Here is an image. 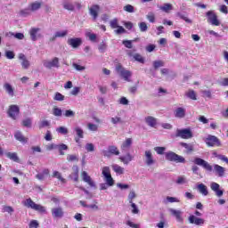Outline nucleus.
I'll return each instance as SVG.
<instances>
[{"label": "nucleus", "instance_id": "1", "mask_svg": "<svg viewBox=\"0 0 228 228\" xmlns=\"http://www.w3.org/2000/svg\"><path fill=\"white\" fill-rule=\"evenodd\" d=\"M115 70L120 77H122L125 81H131V77L133 76V72L126 69L122 64L118 63L115 67Z\"/></svg>", "mask_w": 228, "mask_h": 228}, {"label": "nucleus", "instance_id": "2", "mask_svg": "<svg viewBox=\"0 0 228 228\" xmlns=\"http://www.w3.org/2000/svg\"><path fill=\"white\" fill-rule=\"evenodd\" d=\"M166 159L167 161H174L175 163H186V159L174 151H167L166 153Z\"/></svg>", "mask_w": 228, "mask_h": 228}, {"label": "nucleus", "instance_id": "3", "mask_svg": "<svg viewBox=\"0 0 228 228\" xmlns=\"http://www.w3.org/2000/svg\"><path fill=\"white\" fill-rule=\"evenodd\" d=\"M102 174L108 186H113V184H115V180H113V177L111 176V171L110 170V167H103Z\"/></svg>", "mask_w": 228, "mask_h": 228}, {"label": "nucleus", "instance_id": "4", "mask_svg": "<svg viewBox=\"0 0 228 228\" xmlns=\"http://www.w3.org/2000/svg\"><path fill=\"white\" fill-rule=\"evenodd\" d=\"M24 206H26V208H30V209H34L35 211H39L40 213H45V208L43 207L42 205H38L35 203L33 200H31L30 198L25 200Z\"/></svg>", "mask_w": 228, "mask_h": 228}, {"label": "nucleus", "instance_id": "5", "mask_svg": "<svg viewBox=\"0 0 228 228\" xmlns=\"http://www.w3.org/2000/svg\"><path fill=\"white\" fill-rule=\"evenodd\" d=\"M143 161L146 167H152V165H156V159H154L151 150L144 151Z\"/></svg>", "mask_w": 228, "mask_h": 228}, {"label": "nucleus", "instance_id": "6", "mask_svg": "<svg viewBox=\"0 0 228 228\" xmlns=\"http://www.w3.org/2000/svg\"><path fill=\"white\" fill-rule=\"evenodd\" d=\"M102 156L105 158H111V156H118L120 154V151H118V148L115 145H110L108 147V150H103L102 151Z\"/></svg>", "mask_w": 228, "mask_h": 228}, {"label": "nucleus", "instance_id": "7", "mask_svg": "<svg viewBox=\"0 0 228 228\" xmlns=\"http://www.w3.org/2000/svg\"><path fill=\"white\" fill-rule=\"evenodd\" d=\"M205 143L208 147H220L222 145L220 139L215 135H208L205 140Z\"/></svg>", "mask_w": 228, "mask_h": 228}, {"label": "nucleus", "instance_id": "8", "mask_svg": "<svg viewBox=\"0 0 228 228\" xmlns=\"http://www.w3.org/2000/svg\"><path fill=\"white\" fill-rule=\"evenodd\" d=\"M193 163L199 167H202L205 170H208V172H213V166L200 158H195Z\"/></svg>", "mask_w": 228, "mask_h": 228}, {"label": "nucleus", "instance_id": "9", "mask_svg": "<svg viewBox=\"0 0 228 228\" xmlns=\"http://www.w3.org/2000/svg\"><path fill=\"white\" fill-rule=\"evenodd\" d=\"M189 224H191L192 225H197L198 227H202L204 224H206V221L203 218L197 217V216L191 215L188 217Z\"/></svg>", "mask_w": 228, "mask_h": 228}, {"label": "nucleus", "instance_id": "10", "mask_svg": "<svg viewBox=\"0 0 228 228\" xmlns=\"http://www.w3.org/2000/svg\"><path fill=\"white\" fill-rule=\"evenodd\" d=\"M207 17H208V22L212 24V26H219L220 25V20H218V16H216L215 12L208 11L207 12Z\"/></svg>", "mask_w": 228, "mask_h": 228}, {"label": "nucleus", "instance_id": "11", "mask_svg": "<svg viewBox=\"0 0 228 228\" xmlns=\"http://www.w3.org/2000/svg\"><path fill=\"white\" fill-rule=\"evenodd\" d=\"M19 113H20V109L18 107V105H11L9 107L8 115L10 118H12V120H17Z\"/></svg>", "mask_w": 228, "mask_h": 228}, {"label": "nucleus", "instance_id": "12", "mask_svg": "<svg viewBox=\"0 0 228 228\" xmlns=\"http://www.w3.org/2000/svg\"><path fill=\"white\" fill-rule=\"evenodd\" d=\"M43 65L45 67V69H53V67L55 69H60V60L58 57H55L52 61H45Z\"/></svg>", "mask_w": 228, "mask_h": 228}, {"label": "nucleus", "instance_id": "13", "mask_svg": "<svg viewBox=\"0 0 228 228\" xmlns=\"http://www.w3.org/2000/svg\"><path fill=\"white\" fill-rule=\"evenodd\" d=\"M176 135L180 138H183V140H190V138H193V134H191V130L188 128L177 130Z\"/></svg>", "mask_w": 228, "mask_h": 228}, {"label": "nucleus", "instance_id": "14", "mask_svg": "<svg viewBox=\"0 0 228 228\" xmlns=\"http://www.w3.org/2000/svg\"><path fill=\"white\" fill-rule=\"evenodd\" d=\"M168 211L172 216H175L176 222H179V224L184 222V219L183 218V211L175 208H169Z\"/></svg>", "mask_w": 228, "mask_h": 228}, {"label": "nucleus", "instance_id": "15", "mask_svg": "<svg viewBox=\"0 0 228 228\" xmlns=\"http://www.w3.org/2000/svg\"><path fill=\"white\" fill-rule=\"evenodd\" d=\"M68 44L73 49H77V47L81 46V45L83 44V39H81V37H71L68 39Z\"/></svg>", "mask_w": 228, "mask_h": 228}, {"label": "nucleus", "instance_id": "16", "mask_svg": "<svg viewBox=\"0 0 228 228\" xmlns=\"http://www.w3.org/2000/svg\"><path fill=\"white\" fill-rule=\"evenodd\" d=\"M99 12H101V7L98 4H94L89 7V14L94 20H97V17H99Z\"/></svg>", "mask_w": 228, "mask_h": 228}, {"label": "nucleus", "instance_id": "17", "mask_svg": "<svg viewBox=\"0 0 228 228\" xmlns=\"http://www.w3.org/2000/svg\"><path fill=\"white\" fill-rule=\"evenodd\" d=\"M40 31V28H32L29 30V36H30V39L32 40V42H37V40H38L40 38V37H42V35H40L38 32Z\"/></svg>", "mask_w": 228, "mask_h": 228}, {"label": "nucleus", "instance_id": "18", "mask_svg": "<svg viewBox=\"0 0 228 228\" xmlns=\"http://www.w3.org/2000/svg\"><path fill=\"white\" fill-rule=\"evenodd\" d=\"M210 190L215 191L216 197H222L224 195V190H220V184L217 183L212 182L210 183Z\"/></svg>", "mask_w": 228, "mask_h": 228}, {"label": "nucleus", "instance_id": "19", "mask_svg": "<svg viewBox=\"0 0 228 228\" xmlns=\"http://www.w3.org/2000/svg\"><path fill=\"white\" fill-rule=\"evenodd\" d=\"M81 175L84 183L89 184L91 188H95V183L94 182V180H92V177L88 175V173L86 171H83Z\"/></svg>", "mask_w": 228, "mask_h": 228}, {"label": "nucleus", "instance_id": "20", "mask_svg": "<svg viewBox=\"0 0 228 228\" xmlns=\"http://www.w3.org/2000/svg\"><path fill=\"white\" fill-rule=\"evenodd\" d=\"M174 116L175 118H184L186 117V109L178 107L174 110Z\"/></svg>", "mask_w": 228, "mask_h": 228}, {"label": "nucleus", "instance_id": "21", "mask_svg": "<svg viewBox=\"0 0 228 228\" xmlns=\"http://www.w3.org/2000/svg\"><path fill=\"white\" fill-rule=\"evenodd\" d=\"M63 208L61 207H57L52 208V216L53 218H63Z\"/></svg>", "mask_w": 228, "mask_h": 228}, {"label": "nucleus", "instance_id": "22", "mask_svg": "<svg viewBox=\"0 0 228 228\" xmlns=\"http://www.w3.org/2000/svg\"><path fill=\"white\" fill-rule=\"evenodd\" d=\"M19 60H20V61H21L22 69H24L25 70H28V69H29L31 63L29 62V61H28V58H26V55H24V53H20Z\"/></svg>", "mask_w": 228, "mask_h": 228}, {"label": "nucleus", "instance_id": "23", "mask_svg": "<svg viewBox=\"0 0 228 228\" xmlns=\"http://www.w3.org/2000/svg\"><path fill=\"white\" fill-rule=\"evenodd\" d=\"M134 157H133V155H131V153H127L126 156L119 157V160L124 165H129V163H131V161L134 159Z\"/></svg>", "mask_w": 228, "mask_h": 228}, {"label": "nucleus", "instance_id": "24", "mask_svg": "<svg viewBox=\"0 0 228 228\" xmlns=\"http://www.w3.org/2000/svg\"><path fill=\"white\" fill-rule=\"evenodd\" d=\"M214 171L219 177H224V175L225 174V168L218 164L214 165Z\"/></svg>", "mask_w": 228, "mask_h": 228}, {"label": "nucleus", "instance_id": "25", "mask_svg": "<svg viewBox=\"0 0 228 228\" xmlns=\"http://www.w3.org/2000/svg\"><path fill=\"white\" fill-rule=\"evenodd\" d=\"M72 170L73 173L69 175V177L77 183V181L79 180V167H77V166H73Z\"/></svg>", "mask_w": 228, "mask_h": 228}, {"label": "nucleus", "instance_id": "26", "mask_svg": "<svg viewBox=\"0 0 228 228\" xmlns=\"http://www.w3.org/2000/svg\"><path fill=\"white\" fill-rule=\"evenodd\" d=\"M197 190L201 195H204V197H207V195L209 194V191H208V186H206L204 183H200L197 185Z\"/></svg>", "mask_w": 228, "mask_h": 228}, {"label": "nucleus", "instance_id": "27", "mask_svg": "<svg viewBox=\"0 0 228 228\" xmlns=\"http://www.w3.org/2000/svg\"><path fill=\"white\" fill-rule=\"evenodd\" d=\"M14 138L18 140V142H20L21 143H28V138L24 137L20 131L15 132Z\"/></svg>", "mask_w": 228, "mask_h": 228}, {"label": "nucleus", "instance_id": "28", "mask_svg": "<svg viewBox=\"0 0 228 228\" xmlns=\"http://www.w3.org/2000/svg\"><path fill=\"white\" fill-rule=\"evenodd\" d=\"M28 7L30 11L37 12V10H40V8H42V2L36 1L34 3H31L28 4Z\"/></svg>", "mask_w": 228, "mask_h": 228}, {"label": "nucleus", "instance_id": "29", "mask_svg": "<svg viewBox=\"0 0 228 228\" xmlns=\"http://www.w3.org/2000/svg\"><path fill=\"white\" fill-rule=\"evenodd\" d=\"M4 89L5 90L6 94L10 95L11 97H13L15 95L13 87L9 83L4 84Z\"/></svg>", "mask_w": 228, "mask_h": 228}, {"label": "nucleus", "instance_id": "30", "mask_svg": "<svg viewBox=\"0 0 228 228\" xmlns=\"http://www.w3.org/2000/svg\"><path fill=\"white\" fill-rule=\"evenodd\" d=\"M159 8L162 12H165V13H170V12L174 10V5H172V4H164L163 5H160Z\"/></svg>", "mask_w": 228, "mask_h": 228}, {"label": "nucleus", "instance_id": "31", "mask_svg": "<svg viewBox=\"0 0 228 228\" xmlns=\"http://www.w3.org/2000/svg\"><path fill=\"white\" fill-rule=\"evenodd\" d=\"M145 122L148 126H150V127H155L156 124H158V121L152 116L146 117Z\"/></svg>", "mask_w": 228, "mask_h": 228}, {"label": "nucleus", "instance_id": "32", "mask_svg": "<svg viewBox=\"0 0 228 228\" xmlns=\"http://www.w3.org/2000/svg\"><path fill=\"white\" fill-rule=\"evenodd\" d=\"M112 170L117 174V175H123L124 174V167L117 164L112 165Z\"/></svg>", "mask_w": 228, "mask_h": 228}, {"label": "nucleus", "instance_id": "33", "mask_svg": "<svg viewBox=\"0 0 228 228\" xmlns=\"http://www.w3.org/2000/svg\"><path fill=\"white\" fill-rule=\"evenodd\" d=\"M49 175V169H44L42 173H38L36 177L38 181H44L45 177Z\"/></svg>", "mask_w": 228, "mask_h": 228}, {"label": "nucleus", "instance_id": "34", "mask_svg": "<svg viewBox=\"0 0 228 228\" xmlns=\"http://www.w3.org/2000/svg\"><path fill=\"white\" fill-rule=\"evenodd\" d=\"M62 6L64 10H68V12H74V4L69 1H64Z\"/></svg>", "mask_w": 228, "mask_h": 228}, {"label": "nucleus", "instance_id": "35", "mask_svg": "<svg viewBox=\"0 0 228 228\" xmlns=\"http://www.w3.org/2000/svg\"><path fill=\"white\" fill-rule=\"evenodd\" d=\"M174 202H181V200H179V199H177L175 197H170V196H167L163 200V204H173Z\"/></svg>", "mask_w": 228, "mask_h": 228}, {"label": "nucleus", "instance_id": "36", "mask_svg": "<svg viewBox=\"0 0 228 228\" xmlns=\"http://www.w3.org/2000/svg\"><path fill=\"white\" fill-rule=\"evenodd\" d=\"M68 149L69 146H67V144H57V151H59L61 156H65V152L63 151H67Z\"/></svg>", "mask_w": 228, "mask_h": 228}, {"label": "nucleus", "instance_id": "37", "mask_svg": "<svg viewBox=\"0 0 228 228\" xmlns=\"http://www.w3.org/2000/svg\"><path fill=\"white\" fill-rule=\"evenodd\" d=\"M133 143V140L131 138H127L121 145V150L126 151V149H129Z\"/></svg>", "mask_w": 228, "mask_h": 228}, {"label": "nucleus", "instance_id": "38", "mask_svg": "<svg viewBox=\"0 0 228 228\" xmlns=\"http://www.w3.org/2000/svg\"><path fill=\"white\" fill-rule=\"evenodd\" d=\"M74 131L76 132L77 134V136L79 137V138H85V132L83 131V128L82 127H79V126H76L74 128Z\"/></svg>", "mask_w": 228, "mask_h": 228}, {"label": "nucleus", "instance_id": "39", "mask_svg": "<svg viewBox=\"0 0 228 228\" xmlns=\"http://www.w3.org/2000/svg\"><path fill=\"white\" fill-rule=\"evenodd\" d=\"M185 95L189 98L191 99V101H197V94H195V91L193 90H189Z\"/></svg>", "mask_w": 228, "mask_h": 228}, {"label": "nucleus", "instance_id": "40", "mask_svg": "<svg viewBox=\"0 0 228 228\" xmlns=\"http://www.w3.org/2000/svg\"><path fill=\"white\" fill-rule=\"evenodd\" d=\"M138 26L141 33H145L149 29V27L145 21L140 22Z\"/></svg>", "mask_w": 228, "mask_h": 228}, {"label": "nucleus", "instance_id": "41", "mask_svg": "<svg viewBox=\"0 0 228 228\" xmlns=\"http://www.w3.org/2000/svg\"><path fill=\"white\" fill-rule=\"evenodd\" d=\"M56 132L59 133V134H69V128L65 126H59L56 128Z\"/></svg>", "mask_w": 228, "mask_h": 228}, {"label": "nucleus", "instance_id": "42", "mask_svg": "<svg viewBox=\"0 0 228 228\" xmlns=\"http://www.w3.org/2000/svg\"><path fill=\"white\" fill-rule=\"evenodd\" d=\"M6 157L12 161H19V157L17 156L16 152H7Z\"/></svg>", "mask_w": 228, "mask_h": 228}, {"label": "nucleus", "instance_id": "43", "mask_svg": "<svg viewBox=\"0 0 228 228\" xmlns=\"http://www.w3.org/2000/svg\"><path fill=\"white\" fill-rule=\"evenodd\" d=\"M69 35V30H61V31H57L55 33V37L57 38H63Z\"/></svg>", "mask_w": 228, "mask_h": 228}, {"label": "nucleus", "instance_id": "44", "mask_svg": "<svg viewBox=\"0 0 228 228\" xmlns=\"http://www.w3.org/2000/svg\"><path fill=\"white\" fill-rule=\"evenodd\" d=\"M176 184H188V179L184 175L179 176L176 180Z\"/></svg>", "mask_w": 228, "mask_h": 228}, {"label": "nucleus", "instance_id": "45", "mask_svg": "<svg viewBox=\"0 0 228 228\" xmlns=\"http://www.w3.org/2000/svg\"><path fill=\"white\" fill-rule=\"evenodd\" d=\"M53 177H55L56 179H59L61 181V183H66L65 178L61 177V173H60L58 171H53Z\"/></svg>", "mask_w": 228, "mask_h": 228}, {"label": "nucleus", "instance_id": "46", "mask_svg": "<svg viewBox=\"0 0 228 228\" xmlns=\"http://www.w3.org/2000/svg\"><path fill=\"white\" fill-rule=\"evenodd\" d=\"M110 26L112 29H117V28H118V19L114 18L113 20H111L110 21Z\"/></svg>", "mask_w": 228, "mask_h": 228}, {"label": "nucleus", "instance_id": "47", "mask_svg": "<svg viewBox=\"0 0 228 228\" xmlns=\"http://www.w3.org/2000/svg\"><path fill=\"white\" fill-rule=\"evenodd\" d=\"M134 199H136V192H134V191H131L127 197L129 204H133V200H134Z\"/></svg>", "mask_w": 228, "mask_h": 228}, {"label": "nucleus", "instance_id": "48", "mask_svg": "<svg viewBox=\"0 0 228 228\" xmlns=\"http://www.w3.org/2000/svg\"><path fill=\"white\" fill-rule=\"evenodd\" d=\"M63 115L67 118H72V117H76V112H74L72 110H66Z\"/></svg>", "mask_w": 228, "mask_h": 228}, {"label": "nucleus", "instance_id": "49", "mask_svg": "<svg viewBox=\"0 0 228 228\" xmlns=\"http://www.w3.org/2000/svg\"><path fill=\"white\" fill-rule=\"evenodd\" d=\"M134 60L139 63H145V59L140 53H134Z\"/></svg>", "mask_w": 228, "mask_h": 228}, {"label": "nucleus", "instance_id": "50", "mask_svg": "<svg viewBox=\"0 0 228 228\" xmlns=\"http://www.w3.org/2000/svg\"><path fill=\"white\" fill-rule=\"evenodd\" d=\"M11 37H14V38H17V40H24V34L18 32V33H13L10 32Z\"/></svg>", "mask_w": 228, "mask_h": 228}, {"label": "nucleus", "instance_id": "51", "mask_svg": "<svg viewBox=\"0 0 228 228\" xmlns=\"http://www.w3.org/2000/svg\"><path fill=\"white\" fill-rule=\"evenodd\" d=\"M159 67H165V61H153V68L155 69H159Z\"/></svg>", "mask_w": 228, "mask_h": 228}, {"label": "nucleus", "instance_id": "52", "mask_svg": "<svg viewBox=\"0 0 228 228\" xmlns=\"http://www.w3.org/2000/svg\"><path fill=\"white\" fill-rule=\"evenodd\" d=\"M63 111L61 110V109L58 108V107H54L53 109V115H54V117H61Z\"/></svg>", "mask_w": 228, "mask_h": 228}, {"label": "nucleus", "instance_id": "53", "mask_svg": "<svg viewBox=\"0 0 228 228\" xmlns=\"http://www.w3.org/2000/svg\"><path fill=\"white\" fill-rule=\"evenodd\" d=\"M130 206L132 208L133 215H138V213H140V209L138 208V206L134 204V202L130 203Z\"/></svg>", "mask_w": 228, "mask_h": 228}, {"label": "nucleus", "instance_id": "54", "mask_svg": "<svg viewBox=\"0 0 228 228\" xmlns=\"http://www.w3.org/2000/svg\"><path fill=\"white\" fill-rule=\"evenodd\" d=\"M31 12L32 11L28 6V8L20 11V15H22V17H28V15H31Z\"/></svg>", "mask_w": 228, "mask_h": 228}, {"label": "nucleus", "instance_id": "55", "mask_svg": "<svg viewBox=\"0 0 228 228\" xmlns=\"http://www.w3.org/2000/svg\"><path fill=\"white\" fill-rule=\"evenodd\" d=\"M146 19L149 20V22H151V23L156 22V16L154 15V12H149L146 15Z\"/></svg>", "mask_w": 228, "mask_h": 228}, {"label": "nucleus", "instance_id": "56", "mask_svg": "<svg viewBox=\"0 0 228 228\" xmlns=\"http://www.w3.org/2000/svg\"><path fill=\"white\" fill-rule=\"evenodd\" d=\"M110 122L114 126H116V124H122V118L116 116L110 118Z\"/></svg>", "mask_w": 228, "mask_h": 228}, {"label": "nucleus", "instance_id": "57", "mask_svg": "<svg viewBox=\"0 0 228 228\" xmlns=\"http://www.w3.org/2000/svg\"><path fill=\"white\" fill-rule=\"evenodd\" d=\"M51 126V122L49 120H42L39 123V129H44V127H49Z\"/></svg>", "mask_w": 228, "mask_h": 228}, {"label": "nucleus", "instance_id": "58", "mask_svg": "<svg viewBox=\"0 0 228 228\" xmlns=\"http://www.w3.org/2000/svg\"><path fill=\"white\" fill-rule=\"evenodd\" d=\"M123 45L126 47V49H133V41L132 40H123Z\"/></svg>", "mask_w": 228, "mask_h": 228}, {"label": "nucleus", "instance_id": "59", "mask_svg": "<svg viewBox=\"0 0 228 228\" xmlns=\"http://www.w3.org/2000/svg\"><path fill=\"white\" fill-rule=\"evenodd\" d=\"M54 101H65V96L63 94H61V93H55V95L53 97Z\"/></svg>", "mask_w": 228, "mask_h": 228}, {"label": "nucleus", "instance_id": "60", "mask_svg": "<svg viewBox=\"0 0 228 228\" xmlns=\"http://www.w3.org/2000/svg\"><path fill=\"white\" fill-rule=\"evenodd\" d=\"M3 213H9V215H12L13 213V208L11 206H4L2 209Z\"/></svg>", "mask_w": 228, "mask_h": 228}, {"label": "nucleus", "instance_id": "61", "mask_svg": "<svg viewBox=\"0 0 228 228\" xmlns=\"http://www.w3.org/2000/svg\"><path fill=\"white\" fill-rule=\"evenodd\" d=\"M86 151H87V152H94V151H95V146L94 145V143H86Z\"/></svg>", "mask_w": 228, "mask_h": 228}, {"label": "nucleus", "instance_id": "62", "mask_svg": "<svg viewBox=\"0 0 228 228\" xmlns=\"http://www.w3.org/2000/svg\"><path fill=\"white\" fill-rule=\"evenodd\" d=\"M67 161L73 162V161H79L77 155H68Z\"/></svg>", "mask_w": 228, "mask_h": 228}, {"label": "nucleus", "instance_id": "63", "mask_svg": "<svg viewBox=\"0 0 228 228\" xmlns=\"http://www.w3.org/2000/svg\"><path fill=\"white\" fill-rule=\"evenodd\" d=\"M31 118H26L22 121V126H24V127H31Z\"/></svg>", "mask_w": 228, "mask_h": 228}, {"label": "nucleus", "instance_id": "64", "mask_svg": "<svg viewBox=\"0 0 228 228\" xmlns=\"http://www.w3.org/2000/svg\"><path fill=\"white\" fill-rule=\"evenodd\" d=\"M219 85H220L221 86H228V78H227V77L222 78V79L219 81Z\"/></svg>", "mask_w": 228, "mask_h": 228}]
</instances>
